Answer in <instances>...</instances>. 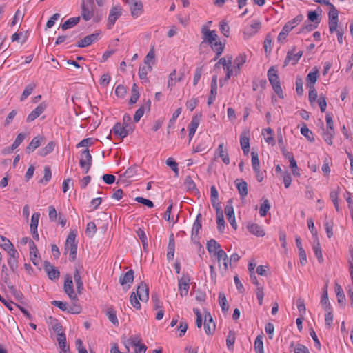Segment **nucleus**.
<instances>
[{
    "label": "nucleus",
    "mask_w": 353,
    "mask_h": 353,
    "mask_svg": "<svg viewBox=\"0 0 353 353\" xmlns=\"http://www.w3.org/2000/svg\"><path fill=\"white\" fill-rule=\"evenodd\" d=\"M72 305H68L66 303L61 301H52L51 304L54 306L59 307L64 312H68L70 314H78L81 312V307L79 304V301H71Z\"/></svg>",
    "instance_id": "7ed1b4c3"
},
{
    "label": "nucleus",
    "mask_w": 353,
    "mask_h": 353,
    "mask_svg": "<svg viewBox=\"0 0 353 353\" xmlns=\"http://www.w3.org/2000/svg\"><path fill=\"white\" fill-rule=\"evenodd\" d=\"M252 156V165L253 170H257L260 168V163L259 159V154L257 152L252 151L251 152Z\"/></svg>",
    "instance_id": "6e6d98bb"
},
{
    "label": "nucleus",
    "mask_w": 353,
    "mask_h": 353,
    "mask_svg": "<svg viewBox=\"0 0 353 353\" xmlns=\"http://www.w3.org/2000/svg\"><path fill=\"white\" fill-rule=\"evenodd\" d=\"M335 134V132H333L326 130L323 134V138L324 141L330 145H332V138Z\"/></svg>",
    "instance_id": "338daca9"
},
{
    "label": "nucleus",
    "mask_w": 353,
    "mask_h": 353,
    "mask_svg": "<svg viewBox=\"0 0 353 353\" xmlns=\"http://www.w3.org/2000/svg\"><path fill=\"white\" fill-rule=\"evenodd\" d=\"M43 140L44 137L43 136H37L34 137L29 145L26 147V152L27 154H30L35 149L41 145Z\"/></svg>",
    "instance_id": "f3484780"
},
{
    "label": "nucleus",
    "mask_w": 353,
    "mask_h": 353,
    "mask_svg": "<svg viewBox=\"0 0 353 353\" xmlns=\"http://www.w3.org/2000/svg\"><path fill=\"white\" fill-rule=\"evenodd\" d=\"M43 268L46 272L48 276L51 280L58 279L60 272L58 269L55 268L51 263L47 261L44 262Z\"/></svg>",
    "instance_id": "ddd939ff"
},
{
    "label": "nucleus",
    "mask_w": 353,
    "mask_h": 353,
    "mask_svg": "<svg viewBox=\"0 0 353 353\" xmlns=\"http://www.w3.org/2000/svg\"><path fill=\"white\" fill-rule=\"evenodd\" d=\"M329 7V30L330 33L332 34L333 32H334V30H336V28L338 27L339 11L332 3Z\"/></svg>",
    "instance_id": "39448f33"
},
{
    "label": "nucleus",
    "mask_w": 353,
    "mask_h": 353,
    "mask_svg": "<svg viewBox=\"0 0 353 353\" xmlns=\"http://www.w3.org/2000/svg\"><path fill=\"white\" fill-rule=\"evenodd\" d=\"M83 271V266L79 264L75 265L73 277L76 284L77 292L79 294H81L84 290L83 283L81 276Z\"/></svg>",
    "instance_id": "0eeeda50"
},
{
    "label": "nucleus",
    "mask_w": 353,
    "mask_h": 353,
    "mask_svg": "<svg viewBox=\"0 0 353 353\" xmlns=\"http://www.w3.org/2000/svg\"><path fill=\"white\" fill-rule=\"evenodd\" d=\"M166 165L172 169L176 176H179L178 163L174 160V159L171 157L168 158L166 160Z\"/></svg>",
    "instance_id": "09e8293b"
},
{
    "label": "nucleus",
    "mask_w": 353,
    "mask_h": 353,
    "mask_svg": "<svg viewBox=\"0 0 353 353\" xmlns=\"http://www.w3.org/2000/svg\"><path fill=\"white\" fill-rule=\"evenodd\" d=\"M272 37L269 33L266 35L264 41V49L265 54H269L271 52V43H272Z\"/></svg>",
    "instance_id": "680f3d73"
},
{
    "label": "nucleus",
    "mask_w": 353,
    "mask_h": 353,
    "mask_svg": "<svg viewBox=\"0 0 353 353\" xmlns=\"http://www.w3.org/2000/svg\"><path fill=\"white\" fill-rule=\"evenodd\" d=\"M203 325L207 335H212L214 332L216 325L209 312L205 314Z\"/></svg>",
    "instance_id": "9b49d317"
},
{
    "label": "nucleus",
    "mask_w": 353,
    "mask_h": 353,
    "mask_svg": "<svg viewBox=\"0 0 353 353\" xmlns=\"http://www.w3.org/2000/svg\"><path fill=\"white\" fill-rule=\"evenodd\" d=\"M219 28H220V30H221V33L225 37H228L229 34H230V26L228 24V23L225 21L222 20L220 22Z\"/></svg>",
    "instance_id": "4d7b16f0"
},
{
    "label": "nucleus",
    "mask_w": 353,
    "mask_h": 353,
    "mask_svg": "<svg viewBox=\"0 0 353 353\" xmlns=\"http://www.w3.org/2000/svg\"><path fill=\"white\" fill-rule=\"evenodd\" d=\"M8 288L10 289V292L13 294V296L15 297V299L18 301L22 300L23 298V294L17 290L16 288L12 285V284L7 285Z\"/></svg>",
    "instance_id": "e2e57ef3"
},
{
    "label": "nucleus",
    "mask_w": 353,
    "mask_h": 353,
    "mask_svg": "<svg viewBox=\"0 0 353 353\" xmlns=\"http://www.w3.org/2000/svg\"><path fill=\"white\" fill-rule=\"evenodd\" d=\"M97 232L96 225L94 222H89L87 225L85 234L90 238H92Z\"/></svg>",
    "instance_id": "864d4df0"
},
{
    "label": "nucleus",
    "mask_w": 353,
    "mask_h": 353,
    "mask_svg": "<svg viewBox=\"0 0 353 353\" xmlns=\"http://www.w3.org/2000/svg\"><path fill=\"white\" fill-rule=\"evenodd\" d=\"M206 248L210 253L214 254L221 249V245L216 240L212 239L207 242Z\"/></svg>",
    "instance_id": "c9c22d12"
},
{
    "label": "nucleus",
    "mask_w": 353,
    "mask_h": 353,
    "mask_svg": "<svg viewBox=\"0 0 353 353\" xmlns=\"http://www.w3.org/2000/svg\"><path fill=\"white\" fill-rule=\"evenodd\" d=\"M216 223L218 230L222 232L225 228V220L223 212L219 213V215L216 216Z\"/></svg>",
    "instance_id": "5fc2aeb1"
},
{
    "label": "nucleus",
    "mask_w": 353,
    "mask_h": 353,
    "mask_svg": "<svg viewBox=\"0 0 353 353\" xmlns=\"http://www.w3.org/2000/svg\"><path fill=\"white\" fill-rule=\"evenodd\" d=\"M268 80L272 86L274 91L280 99H283L284 95L281 86L280 78L277 74V70L272 66L268 71Z\"/></svg>",
    "instance_id": "f257e3e1"
},
{
    "label": "nucleus",
    "mask_w": 353,
    "mask_h": 353,
    "mask_svg": "<svg viewBox=\"0 0 353 353\" xmlns=\"http://www.w3.org/2000/svg\"><path fill=\"white\" fill-rule=\"evenodd\" d=\"M0 238L2 241V243H1L0 246L3 250L8 251V250H10V248H13L14 245L9 239L2 236H0Z\"/></svg>",
    "instance_id": "774afa93"
},
{
    "label": "nucleus",
    "mask_w": 353,
    "mask_h": 353,
    "mask_svg": "<svg viewBox=\"0 0 353 353\" xmlns=\"http://www.w3.org/2000/svg\"><path fill=\"white\" fill-rule=\"evenodd\" d=\"M57 341L59 343V347L62 350L64 353H69L70 348L66 343V337L65 334H60L57 336Z\"/></svg>",
    "instance_id": "e433bc0d"
},
{
    "label": "nucleus",
    "mask_w": 353,
    "mask_h": 353,
    "mask_svg": "<svg viewBox=\"0 0 353 353\" xmlns=\"http://www.w3.org/2000/svg\"><path fill=\"white\" fill-rule=\"evenodd\" d=\"M271 205L270 204V202L268 199H265L263 201V203L260 206V210L259 213L261 216H265L268 210L270 209Z\"/></svg>",
    "instance_id": "603ef678"
},
{
    "label": "nucleus",
    "mask_w": 353,
    "mask_h": 353,
    "mask_svg": "<svg viewBox=\"0 0 353 353\" xmlns=\"http://www.w3.org/2000/svg\"><path fill=\"white\" fill-rule=\"evenodd\" d=\"M217 152H219V156L222 159L223 162L225 165H228L230 163V158H229L228 150L224 146L223 143L219 144V145L217 148Z\"/></svg>",
    "instance_id": "a878e982"
},
{
    "label": "nucleus",
    "mask_w": 353,
    "mask_h": 353,
    "mask_svg": "<svg viewBox=\"0 0 353 353\" xmlns=\"http://www.w3.org/2000/svg\"><path fill=\"white\" fill-rule=\"evenodd\" d=\"M335 292L337 296L338 303L342 305H344L346 300L345 296L341 286L338 283H336L335 285Z\"/></svg>",
    "instance_id": "f704fd0d"
},
{
    "label": "nucleus",
    "mask_w": 353,
    "mask_h": 353,
    "mask_svg": "<svg viewBox=\"0 0 353 353\" xmlns=\"http://www.w3.org/2000/svg\"><path fill=\"white\" fill-rule=\"evenodd\" d=\"M214 256L217 257L218 261H223V268L225 270L228 269V263H230V259L228 257V255L222 249H219L216 252L214 253Z\"/></svg>",
    "instance_id": "393cba45"
},
{
    "label": "nucleus",
    "mask_w": 353,
    "mask_h": 353,
    "mask_svg": "<svg viewBox=\"0 0 353 353\" xmlns=\"http://www.w3.org/2000/svg\"><path fill=\"white\" fill-rule=\"evenodd\" d=\"M127 126H123L120 123H117L113 127V132L122 139L126 137L128 134L132 133L133 128H126Z\"/></svg>",
    "instance_id": "dca6fc26"
},
{
    "label": "nucleus",
    "mask_w": 353,
    "mask_h": 353,
    "mask_svg": "<svg viewBox=\"0 0 353 353\" xmlns=\"http://www.w3.org/2000/svg\"><path fill=\"white\" fill-rule=\"evenodd\" d=\"M174 250H175V241L174 236L173 234H171L169 236V242L168 245V252L166 254V257L168 261H171L173 259L174 256Z\"/></svg>",
    "instance_id": "5701e85b"
},
{
    "label": "nucleus",
    "mask_w": 353,
    "mask_h": 353,
    "mask_svg": "<svg viewBox=\"0 0 353 353\" xmlns=\"http://www.w3.org/2000/svg\"><path fill=\"white\" fill-rule=\"evenodd\" d=\"M260 28L261 23L259 21H255L245 28L244 34L248 37H252L255 34Z\"/></svg>",
    "instance_id": "bb28decb"
},
{
    "label": "nucleus",
    "mask_w": 353,
    "mask_h": 353,
    "mask_svg": "<svg viewBox=\"0 0 353 353\" xmlns=\"http://www.w3.org/2000/svg\"><path fill=\"white\" fill-rule=\"evenodd\" d=\"M219 302L223 312L229 310V305L227 303L225 294L223 292L219 294Z\"/></svg>",
    "instance_id": "37998d69"
},
{
    "label": "nucleus",
    "mask_w": 353,
    "mask_h": 353,
    "mask_svg": "<svg viewBox=\"0 0 353 353\" xmlns=\"http://www.w3.org/2000/svg\"><path fill=\"white\" fill-rule=\"evenodd\" d=\"M179 282V291L180 295L183 297L186 296L188 293L190 284V277L188 274H183L181 278L178 279Z\"/></svg>",
    "instance_id": "6e6552de"
},
{
    "label": "nucleus",
    "mask_w": 353,
    "mask_h": 353,
    "mask_svg": "<svg viewBox=\"0 0 353 353\" xmlns=\"http://www.w3.org/2000/svg\"><path fill=\"white\" fill-rule=\"evenodd\" d=\"M325 323L327 328H330L332 323L334 316L332 313V307H330L329 310H325Z\"/></svg>",
    "instance_id": "de8ad7c7"
},
{
    "label": "nucleus",
    "mask_w": 353,
    "mask_h": 353,
    "mask_svg": "<svg viewBox=\"0 0 353 353\" xmlns=\"http://www.w3.org/2000/svg\"><path fill=\"white\" fill-rule=\"evenodd\" d=\"M183 184L188 190H196V185L190 176L185 177Z\"/></svg>",
    "instance_id": "052dcab7"
},
{
    "label": "nucleus",
    "mask_w": 353,
    "mask_h": 353,
    "mask_svg": "<svg viewBox=\"0 0 353 353\" xmlns=\"http://www.w3.org/2000/svg\"><path fill=\"white\" fill-rule=\"evenodd\" d=\"M8 264L10 267V270L13 273L17 272L18 268V258H8Z\"/></svg>",
    "instance_id": "13d9d810"
},
{
    "label": "nucleus",
    "mask_w": 353,
    "mask_h": 353,
    "mask_svg": "<svg viewBox=\"0 0 353 353\" xmlns=\"http://www.w3.org/2000/svg\"><path fill=\"white\" fill-rule=\"evenodd\" d=\"M321 12L320 7H318L315 11H310L307 14L308 20L318 26L321 21L320 15Z\"/></svg>",
    "instance_id": "cd10ccee"
},
{
    "label": "nucleus",
    "mask_w": 353,
    "mask_h": 353,
    "mask_svg": "<svg viewBox=\"0 0 353 353\" xmlns=\"http://www.w3.org/2000/svg\"><path fill=\"white\" fill-rule=\"evenodd\" d=\"M134 280V271L130 270L125 274L120 276L119 283L121 285L124 286L128 285V287H130V284L132 283Z\"/></svg>",
    "instance_id": "412c9836"
},
{
    "label": "nucleus",
    "mask_w": 353,
    "mask_h": 353,
    "mask_svg": "<svg viewBox=\"0 0 353 353\" xmlns=\"http://www.w3.org/2000/svg\"><path fill=\"white\" fill-rule=\"evenodd\" d=\"M79 164L81 168L85 169V173H88L92 165V156L88 148L81 152Z\"/></svg>",
    "instance_id": "1a4fd4ad"
},
{
    "label": "nucleus",
    "mask_w": 353,
    "mask_h": 353,
    "mask_svg": "<svg viewBox=\"0 0 353 353\" xmlns=\"http://www.w3.org/2000/svg\"><path fill=\"white\" fill-rule=\"evenodd\" d=\"M138 298L139 297L135 292H132L130 297L131 305L137 310H139L141 308V304Z\"/></svg>",
    "instance_id": "0e129e2a"
},
{
    "label": "nucleus",
    "mask_w": 353,
    "mask_h": 353,
    "mask_svg": "<svg viewBox=\"0 0 353 353\" xmlns=\"http://www.w3.org/2000/svg\"><path fill=\"white\" fill-rule=\"evenodd\" d=\"M106 315L109 319V321L114 325H118L119 321L116 315V312L112 309L110 308L108 310Z\"/></svg>",
    "instance_id": "8fccbe9b"
},
{
    "label": "nucleus",
    "mask_w": 353,
    "mask_h": 353,
    "mask_svg": "<svg viewBox=\"0 0 353 353\" xmlns=\"http://www.w3.org/2000/svg\"><path fill=\"white\" fill-rule=\"evenodd\" d=\"M314 71L310 72L307 77V87H313L314 86L315 83L316 82L319 77V70L317 68H314Z\"/></svg>",
    "instance_id": "c85d7f7f"
},
{
    "label": "nucleus",
    "mask_w": 353,
    "mask_h": 353,
    "mask_svg": "<svg viewBox=\"0 0 353 353\" xmlns=\"http://www.w3.org/2000/svg\"><path fill=\"white\" fill-rule=\"evenodd\" d=\"M29 245L30 260L34 265H38L40 262V257L37 256V255L38 250L36 247V245L32 241H30Z\"/></svg>",
    "instance_id": "4be33fe9"
},
{
    "label": "nucleus",
    "mask_w": 353,
    "mask_h": 353,
    "mask_svg": "<svg viewBox=\"0 0 353 353\" xmlns=\"http://www.w3.org/2000/svg\"><path fill=\"white\" fill-rule=\"evenodd\" d=\"M235 183L241 196H246L248 193V183L245 181H240L239 179H236Z\"/></svg>",
    "instance_id": "c756f323"
},
{
    "label": "nucleus",
    "mask_w": 353,
    "mask_h": 353,
    "mask_svg": "<svg viewBox=\"0 0 353 353\" xmlns=\"http://www.w3.org/2000/svg\"><path fill=\"white\" fill-rule=\"evenodd\" d=\"M263 336L261 335H259L254 341V350L256 353H264L263 350Z\"/></svg>",
    "instance_id": "a18cd8bd"
},
{
    "label": "nucleus",
    "mask_w": 353,
    "mask_h": 353,
    "mask_svg": "<svg viewBox=\"0 0 353 353\" xmlns=\"http://www.w3.org/2000/svg\"><path fill=\"white\" fill-rule=\"evenodd\" d=\"M301 133L307 138L310 142L314 141L312 132L307 128L306 124H303L301 128Z\"/></svg>",
    "instance_id": "c03bdc74"
},
{
    "label": "nucleus",
    "mask_w": 353,
    "mask_h": 353,
    "mask_svg": "<svg viewBox=\"0 0 353 353\" xmlns=\"http://www.w3.org/2000/svg\"><path fill=\"white\" fill-rule=\"evenodd\" d=\"M94 3L93 0H82L81 17L85 21H89L94 17Z\"/></svg>",
    "instance_id": "20e7f679"
},
{
    "label": "nucleus",
    "mask_w": 353,
    "mask_h": 353,
    "mask_svg": "<svg viewBox=\"0 0 353 353\" xmlns=\"http://www.w3.org/2000/svg\"><path fill=\"white\" fill-rule=\"evenodd\" d=\"M35 87H36V85L33 83L28 84L21 96V101H23L29 95H30L32 94V91L34 90V89L35 88Z\"/></svg>",
    "instance_id": "49530a36"
},
{
    "label": "nucleus",
    "mask_w": 353,
    "mask_h": 353,
    "mask_svg": "<svg viewBox=\"0 0 353 353\" xmlns=\"http://www.w3.org/2000/svg\"><path fill=\"white\" fill-rule=\"evenodd\" d=\"M55 147L54 141L49 142L44 148L39 150V154L41 157H46L48 154L51 153Z\"/></svg>",
    "instance_id": "58836bf2"
},
{
    "label": "nucleus",
    "mask_w": 353,
    "mask_h": 353,
    "mask_svg": "<svg viewBox=\"0 0 353 353\" xmlns=\"http://www.w3.org/2000/svg\"><path fill=\"white\" fill-rule=\"evenodd\" d=\"M63 290L65 293L69 296L71 301H79V299L74 292L73 288L72 277L70 275H67L63 285Z\"/></svg>",
    "instance_id": "423d86ee"
},
{
    "label": "nucleus",
    "mask_w": 353,
    "mask_h": 353,
    "mask_svg": "<svg viewBox=\"0 0 353 353\" xmlns=\"http://www.w3.org/2000/svg\"><path fill=\"white\" fill-rule=\"evenodd\" d=\"M139 96L140 94L139 92L138 87L136 83H134L132 88V93L130 99L129 100V104L132 105L136 103L139 98Z\"/></svg>",
    "instance_id": "ea45409f"
},
{
    "label": "nucleus",
    "mask_w": 353,
    "mask_h": 353,
    "mask_svg": "<svg viewBox=\"0 0 353 353\" xmlns=\"http://www.w3.org/2000/svg\"><path fill=\"white\" fill-rule=\"evenodd\" d=\"M247 228L250 233L257 236H264L265 234L262 227L256 223H249Z\"/></svg>",
    "instance_id": "b1692460"
},
{
    "label": "nucleus",
    "mask_w": 353,
    "mask_h": 353,
    "mask_svg": "<svg viewBox=\"0 0 353 353\" xmlns=\"http://www.w3.org/2000/svg\"><path fill=\"white\" fill-rule=\"evenodd\" d=\"M303 19L302 14L297 15L293 19L288 21L283 27L281 32L279 33L277 40L278 41H283L286 39L288 33L296 26H297Z\"/></svg>",
    "instance_id": "f03ea898"
},
{
    "label": "nucleus",
    "mask_w": 353,
    "mask_h": 353,
    "mask_svg": "<svg viewBox=\"0 0 353 353\" xmlns=\"http://www.w3.org/2000/svg\"><path fill=\"white\" fill-rule=\"evenodd\" d=\"M121 15V8L119 6H115L112 8L110 11V14L108 19L107 27L108 29H111L114 25L117 19Z\"/></svg>",
    "instance_id": "9d476101"
},
{
    "label": "nucleus",
    "mask_w": 353,
    "mask_h": 353,
    "mask_svg": "<svg viewBox=\"0 0 353 353\" xmlns=\"http://www.w3.org/2000/svg\"><path fill=\"white\" fill-rule=\"evenodd\" d=\"M303 53V51H299L297 53H294L293 51H289L287 53L283 66H286L290 61H292V64L295 65L302 57Z\"/></svg>",
    "instance_id": "a211bd4d"
},
{
    "label": "nucleus",
    "mask_w": 353,
    "mask_h": 353,
    "mask_svg": "<svg viewBox=\"0 0 353 353\" xmlns=\"http://www.w3.org/2000/svg\"><path fill=\"white\" fill-rule=\"evenodd\" d=\"M201 33L203 35V40L210 45L219 39V37L214 30H210L205 26L202 27Z\"/></svg>",
    "instance_id": "4468645a"
},
{
    "label": "nucleus",
    "mask_w": 353,
    "mask_h": 353,
    "mask_svg": "<svg viewBox=\"0 0 353 353\" xmlns=\"http://www.w3.org/2000/svg\"><path fill=\"white\" fill-rule=\"evenodd\" d=\"M240 143L244 154L247 155L250 151V139L245 134H241L240 137Z\"/></svg>",
    "instance_id": "72a5a7b5"
},
{
    "label": "nucleus",
    "mask_w": 353,
    "mask_h": 353,
    "mask_svg": "<svg viewBox=\"0 0 353 353\" xmlns=\"http://www.w3.org/2000/svg\"><path fill=\"white\" fill-rule=\"evenodd\" d=\"M51 177H52V172H51L50 168L48 166H46V167H44V176L40 180L39 183H46L50 180Z\"/></svg>",
    "instance_id": "69168bd1"
},
{
    "label": "nucleus",
    "mask_w": 353,
    "mask_h": 353,
    "mask_svg": "<svg viewBox=\"0 0 353 353\" xmlns=\"http://www.w3.org/2000/svg\"><path fill=\"white\" fill-rule=\"evenodd\" d=\"M313 250L315 254V256L318 259L319 262L322 263L323 261V259L320 242L318 238H316V239L314 240Z\"/></svg>",
    "instance_id": "2f4dec72"
},
{
    "label": "nucleus",
    "mask_w": 353,
    "mask_h": 353,
    "mask_svg": "<svg viewBox=\"0 0 353 353\" xmlns=\"http://www.w3.org/2000/svg\"><path fill=\"white\" fill-rule=\"evenodd\" d=\"M210 46H211L212 48L213 49V50L216 52V56H215V58L214 59V60H216L223 53L224 47H225V44L222 43L221 41H220L219 40L217 39L216 41L212 43Z\"/></svg>",
    "instance_id": "7c9ffc66"
},
{
    "label": "nucleus",
    "mask_w": 353,
    "mask_h": 353,
    "mask_svg": "<svg viewBox=\"0 0 353 353\" xmlns=\"http://www.w3.org/2000/svg\"><path fill=\"white\" fill-rule=\"evenodd\" d=\"M39 218H40L39 212H35L32 215L31 223H30V230H37Z\"/></svg>",
    "instance_id": "bf43d9fd"
},
{
    "label": "nucleus",
    "mask_w": 353,
    "mask_h": 353,
    "mask_svg": "<svg viewBox=\"0 0 353 353\" xmlns=\"http://www.w3.org/2000/svg\"><path fill=\"white\" fill-rule=\"evenodd\" d=\"M76 238V232L74 231L70 232L65 245V249L68 250V248L72 247L73 245H77L75 241Z\"/></svg>",
    "instance_id": "79ce46f5"
},
{
    "label": "nucleus",
    "mask_w": 353,
    "mask_h": 353,
    "mask_svg": "<svg viewBox=\"0 0 353 353\" xmlns=\"http://www.w3.org/2000/svg\"><path fill=\"white\" fill-rule=\"evenodd\" d=\"M139 299L141 301H147L149 298V289L146 283L141 282L137 287L135 292Z\"/></svg>",
    "instance_id": "f8f14e48"
},
{
    "label": "nucleus",
    "mask_w": 353,
    "mask_h": 353,
    "mask_svg": "<svg viewBox=\"0 0 353 353\" xmlns=\"http://www.w3.org/2000/svg\"><path fill=\"white\" fill-rule=\"evenodd\" d=\"M1 278L6 285L11 284V282L10 280V276H9L8 268L6 264H3L2 265Z\"/></svg>",
    "instance_id": "3c124183"
},
{
    "label": "nucleus",
    "mask_w": 353,
    "mask_h": 353,
    "mask_svg": "<svg viewBox=\"0 0 353 353\" xmlns=\"http://www.w3.org/2000/svg\"><path fill=\"white\" fill-rule=\"evenodd\" d=\"M201 218V214L199 213L192 226L191 238L194 242L199 241L198 234L202 227Z\"/></svg>",
    "instance_id": "2eb2a0df"
},
{
    "label": "nucleus",
    "mask_w": 353,
    "mask_h": 353,
    "mask_svg": "<svg viewBox=\"0 0 353 353\" xmlns=\"http://www.w3.org/2000/svg\"><path fill=\"white\" fill-rule=\"evenodd\" d=\"M245 62L246 55L245 54H240L235 58L234 61L235 76H237L240 73L241 68Z\"/></svg>",
    "instance_id": "aec40b11"
},
{
    "label": "nucleus",
    "mask_w": 353,
    "mask_h": 353,
    "mask_svg": "<svg viewBox=\"0 0 353 353\" xmlns=\"http://www.w3.org/2000/svg\"><path fill=\"white\" fill-rule=\"evenodd\" d=\"M46 105L43 103L39 104L34 110H32L27 117L26 121L32 122L39 117L45 110Z\"/></svg>",
    "instance_id": "6ab92c4d"
},
{
    "label": "nucleus",
    "mask_w": 353,
    "mask_h": 353,
    "mask_svg": "<svg viewBox=\"0 0 353 353\" xmlns=\"http://www.w3.org/2000/svg\"><path fill=\"white\" fill-rule=\"evenodd\" d=\"M80 21V17H71L65 21L62 25L61 28L63 30H65L70 28L79 23Z\"/></svg>",
    "instance_id": "4c0bfd02"
},
{
    "label": "nucleus",
    "mask_w": 353,
    "mask_h": 353,
    "mask_svg": "<svg viewBox=\"0 0 353 353\" xmlns=\"http://www.w3.org/2000/svg\"><path fill=\"white\" fill-rule=\"evenodd\" d=\"M235 339L236 334L234 331L230 330L226 339V345L229 350H233Z\"/></svg>",
    "instance_id": "a19ab883"
},
{
    "label": "nucleus",
    "mask_w": 353,
    "mask_h": 353,
    "mask_svg": "<svg viewBox=\"0 0 353 353\" xmlns=\"http://www.w3.org/2000/svg\"><path fill=\"white\" fill-rule=\"evenodd\" d=\"M143 4L141 1L134 2L130 7L131 14L134 17L139 16L143 11Z\"/></svg>",
    "instance_id": "473e14b6"
}]
</instances>
